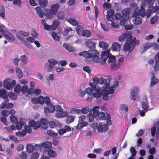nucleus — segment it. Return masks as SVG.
Returning <instances> with one entry per match:
<instances>
[{
    "mask_svg": "<svg viewBox=\"0 0 159 159\" xmlns=\"http://www.w3.org/2000/svg\"><path fill=\"white\" fill-rule=\"evenodd\" d=\"M132 36L130 32L129 37L126 39V42L124 45L123 50L125 52L128 51L131 52L134 49L135 47V41L137 40L135 37L133 39Z\"/></svg>",
    "mask_w": 159,
    "mask_h": 159,
    "instance_id": "f257e3e1",
    "label": "nucleus"
},
{
    "mask_svg": "<svg viewBox=\"0 0 159 159\" xmlns=\"http://www.w3.org/2000/svg\"><path fill=\"white\" fill-rule=\"evenodd\" d=\"M103 107H102L100 108L99 106H95L93 108V113L94 115L96 117H98V119L100 120H105L107 117L106 113L105 114L104 112H100V110L101 111Z\"/></svg>",
    "mask_w": 159,
    "mask_h": 159,
    "instance_id": "f03ea898",
    "label": "nucleus"
},
{
    "mask_svg": "<svg viewBox=\"0 0 159 159\" xmlns=\"http://www.w3.org/2000/svg\"><path fill=\"white\" fill-rule=\"evenodd\" d=\"M139 92V89L138 87H135L131 89L130 93L131 99L133 101L139 100V98L138 97Z\"/></svg>",
    "mask_w": 159,
    "mask_h": 159,
    "instance_id": "7ed1b4c3",
    "label": "nucleus"
},
{
    "mask_svg": "<svg viewBox=\"0 0 159 159\" xmlns=\"http://www.w3.org/2000/svg\"><path fill=\"white\" fill-rule=\"evenodd\" d=\"M85 43L87 46L89 48V49L88 51V52L89 53H93V52L95 53L96 52V50L95 49V43L92 42V41L90 40L86 41Z\"/></svg>",
    "mask_w": 159,
    "mask_h": 159,
    "instance_id": "20e7f679",
    "label": "nucleus"
},
{
    "mask_svg": "<svg viewBox=\"0 0 159 159\" xmlns=\"http://www.w3.org/2000/svg\"><path fill=\"white\" fill-rule=\"evenodd\" d=\"M155 64L154 66V72H157L159 70V51L157 53L154 57Z\"/></svg>",
    "mask_w": 159,
    "mask_h": 159,
    "instance_id": "39448f33",
    "label": "nucleus"
},
{
    "mask_svg": "<svg viewBox=\"0 0 159 159\" xmlns=\"http://www.w3.org/2000/svg\"><path fill=\"white\" fill-rule=\"evenodd\" d=\"M4 31L5 32H4L3 35L8 40L9 42H11V41L15 40L14 36L11 33L7 30H5Z\"/></svg>",
    "mask_w": 159,
    "mask_h": 159,
    "instance_id": "423d86ee",
    "label": "nucleus"
},
{
    "mask_svg": "<svg viewBox=\"0 0 159 159\" xmlns=\"http://www.w3.org/2000/svg\"><path fill=\"white\" fill-rule=\"evenodd\" d=\"M29 125L30 127H33L34 130H36L39 128L41 126L40 122H36L34 120H31L29 122Z\"/></svg>",
    "mask_w": 159,
    "mask_h": 159,
    "instance_id": "0eeeda50",
    "label": "nucleus"
},
{
    "mask_svg": "<svg viewBox=\"0 0 159 159\" xmlns=\"http://www.w3.org/2000/svg\"><path fill=\"white\" fill-rule=\"evenodd\" d=\"M46 107L44 108V113L46 114H48L49 113L53 112L55 108V107L51 103L47 105Z\"/></svg>",
    "mask_w": 159,
    "mask_h": 159,
    "instance_id": "6e6552de",
    "label": "nucleus"
},
{
    "mask_svg": "<svg viewBox=\"0 0 159 159\" xmlns=\"http://www.w3.org/2000/svg\"><path fill=\"white\" fill-rule=\"evenodd\" d=\"M130 8L131 9L134 10V13L133 14V16H138V11L139 8L137 4L135 3H131L130 4Z\"/></svg>",
    "mask_w": 159,
    "mask_h": 159,
    "instance_id": "1a4fd4ad",
    "label": "nucleus"
},
{
    "mask_svg": "<svg viewBox=\"0 0 159 159\" xmlns=\"http://www.w3.org/2000/svg\"><path fill=\"white\" fill-rule=\"evenodd\" d=\"M150 74H151L152 76L151 79L150 86L152 87L157 83L159 81V80L156 78V76L154 75V73L153 72L150 73Z\"/></svg>",
    "mask_w": 159,
    "mask_h": 159,
    "instance_id": "9d476101",
    "label": "nucleus"
},
{
    "mask_svg": "<svg viewBox=\"0 0 159 159\" xmlns=\"http://www.w3.org/2000/svg\"><path fill=\"white\" fill-rule=\"evenodd\" d=\"M130 10L129 8H127L124 9L122 11V17L126 20L129 19L130 14Z\"/></svg>",
    "mask_w": 159,
    "mask_h": 159,
    "instance_id": "9b49d317",
    "label": "nucleus"
},
{
    "mask_svg": "<svg viewBox=\"0 0 159 159\" xmlns=\"http://www.w3.org/2000/svg\"><path fill=\"white\" fill-rule=\"evenodd\" d=\"M103 91H104V90H103L102 88H98L96 89V92L93 93V97L96 98H99L101 97L102 94L103 93Z\"/></svg>",
    "mask_w": 159,
    "mask_h": 159,
    "instance_id": "f8f14e48",
    "label": "nucleus"
},
{
    "mask_svg": "<svg viewBox=\"0 0 159 159\" xmlns=\"http://www.w3.org/2000/svg\"><path fill=\"white\" fill-rule=\"evenodd\" d=\"M91 54V56L90 58H93L92 60L96 62H99L100 57H99V53L96 50V52L95 53L93 52Z\"/></svg>",
    "mask_w": 159,
    "mask_h": 159,
    "instance_id": "ddd939ff",
    "label": "nucleus"
},
{
    "mask_svg": "<svg viewBox=\"0 0 159 159\" xmlns=\"http://www.w3.org/2000/svg\"><path fill=\"white\" fill-rule=\"evenodd\" d=\"M25 120L23 118H21L19 122L16 123V129L18 130L20 129L23 127V126L25 123Z\"/></svg>",
    "mask_w": 159,
    "mask_h": 159,
    "instance_id": "4468645a",
    "label": "nucleus"
},
{
    "mask_svg": "<svg viewBox=\"0 0 159 159\" xmlns=\"http://www.w3.org/2000/svg\"><path fill=\"white\" fill-rule=\"evenodd\" d=\"M85 92H86V93H87L89 95V96L86 99V100L88 102H91L92 101V99L93 98V93L91 89L89 88L86 89Z\"/></svg>",
    "mask_w": 159,
    "mask_h": 159,
    "instance_id": "2eb2a0df",
    "label": "nucleus"
},
{
    "mask_svg": "<svg viewBox=\"0 0 159 159\" xmlns=\"http://www.w3.org/2000/svg\"><path fill=\"white\" fill-rule=\"evenodd\" d=\"M152 43L148 42L146 43H143L141 46L142 49L143 50L141 51V53H143L144 51H146L147 49H148L152 47Z\"/></svg>",
    "mask_w": 159,
    "mask_h": 159,
    "instance_id": "dca6fc26",
    "label": "nucleus"
},
{
    "mask_svg": "<svg viewBox=\"0 0 159 159\" xmlns=\"http://www.w3.org/2000/svg\"><path fill=\"white\" fill-rule=\"evenodd\" d=\"M109 52L108 50L103 51L102 52L101 55V59L104 62H105L109 55Z\"/></svg>",
    "mask_w": 159,
    "mask_h": 159,
    "instance_id": "f3484780",
    "label": "nucleus"
},
{
    "mask_svg": "<svg viewBox=\"0 0 159 159\" xmlns=\"http://www.w3.org/2000/svg\"><path fill=\"white\" fill-rule=\"evenodd\" d=\"M44 15L47 19L51 20L52 18V15H54L52 14V12L50 9H45Z\"/></svg>",
    "mask_w": 159,
    "mask_h": 159,
    "instance_id": "a211bd4d",
    "label": "nucleus"
},
{
    "mask_svg": "<svg viewBox=\"0 0 159 159\" xmlns=\"http://www.w3.org/2000/svg\"><path fill=\"white\" fill-rule=\"evenodd\" d=\"M48 124L50 127L52 128L61 126L60 122L57 121H50L49 122Z\"/></svg>",
    "mask_w": 159,
    "mask_h": 159,
    "instance_id": "6ab92c4d",
    "label": "nucleus"
},
{
    "mask_svg": "<svg viewBox=\"0 0 159 159\" xmlns=\"http://www.w3.org/2000/svg\"><path fill=\"white\" fill-rule=\"evenodd\" d=\"M68 113L66 111H62V112H58L55 114V116L57 118H61L67 116Z\"/></svg>",
    "mask_w": 159,
    "mask_h": 159,
    "instance_id": "aec40b11",
    "label": "nucleus"
},
{
    "mask_svg": "<svg viewBox=\"0 0 159 159\" xmlns=\"http://www.w3.org/2000/svg\"><path fill=\"white\" fill-rule=\"evenodd\" d=\"M121 65L119 63H115L110 64V69L111 70H116L120 68Z\"/></svg>",
    "mask_w": 159,
    "mask_h": 159,
    "instance_id": "412c9836",
    "label": "nucleus"
},
{
    "mask_svg": "<svg viewBox=\"0 0 159 159\" xmlns=\"http://www.w3.org/2000/svg\"><path fill=\"white\" fill-rule=\"evenodd\" d=\"M120 48V45L117 43L113 42L111 46V49L113 51H119Z\"/></svg>",
    "mask_w": 159,
    "mask_h": 159,
    "instance_id": "4be33fe9",
    "label": "nucleus"
},
{
    "mask_svg": "<svg viewBox=\"0 0 159 159\" xmlns=\"http://www.w3.org/2000/svg\"><path fill=\"white\" fill-rule=\"evenodd\" d=\"M59 5L58 4L56 3L53 4L51 6V10L52 12V14L53 15H55L59 9Z\"/></svg>",
    "mask_w": 159,
    "mask_h": 159,
    "instance_id": "5701e85b",
    "label": "nucleus"
},
{
    "mask_svg": "<svg viewBox=\"0 0 159 159\" xmlns=\"http://www.w3.org/2000/svg\"><path fill=\"white\" fill-rule=\"evenodd\" d=\"M137 16H135L134 19L133 20V22L134 24L136 25H138L142 23V19L140 17H137Z\"/></svg>",
    "mask_w": 159,
    "mask_h": 159,
    "instance_id": "b1692460",
    "label": "nucleus"
},
{
    "mask_svg": "<svg viewBox=\"0 0 159 159\" xmlns=\"http://www.w3.org/2000/svg\"><path fill=\"white\" fill-rule=\"evenodd\" d=\"M67 21L73 26L77 25L79 24L78 21L74 18H71L67 19Z\"/></svg>",
    "mask_w": 159,
    "mask_h": 159,
    "instance_id": "393cba45",
    "label": "nucleus"
},
{
    "mask_svg": "<svg viewBox=\"0 0 159 159\" xmlns=\"http://www.w3.org/2000/svg\"><path fill=\"white\" fill-rule=\"evenodd\" d=\"M99 46L102 48L103 50H107L108 47V44L104 41L100 42L99 44Z\"/></svg>",
    "mask_w": 159,
    "mask_h": 159,
    "instance_id": "a878e982",
    "label": "nucleus"
},
{
    "mask_svg": "<svg viewBox=\"0 0 159 159\" xmlns=\"http://www.w3.org/2000/svg\"><path fill=\"white\" fill-rule=\"evenodd\" d=\"M88 125V123L86 121L80 122L78 123L76 128L78 129H80L84 126H87Z\"/></svg>",
    "mask_w": 159,
    "mask_h": 159,
    "instance_id": "bb28decb",
    "label": "nucleus"
},
{
    "mask_svg": "<svg viewBox=\"0 0 159 159\" xmlns=\"http://www.w3.org/2000/svg\"><path fill=\"white\" fill-rule=\"evenodd\" d=\"M52 143L49 141H45L43 143H41L42 148H50L52 146Z\"/></svg>",
    "mask_w": 159,
    "mask_h": 159,
    "instance_id": "cd10ccee",
    "label": "nucleus"
},
{
    "mask_svg": "<svg viewBox=\"0 0 159 159\" xmlns=\"http://www.w3.org/2000/svg\"><path fill=\"white\" fill-rule=\"evenodd\" d=\"M60 24L59 21L57 20H55L53 22L52 25V30H55L58 26Z\"/></svg>",
    "mask_w": 159,
    "mask_h": 159,
    "instance_id": "c85d7f7f",
    "label": "nucleus"
},
{
    "mask_svg": "<svg viewBox=\"0 0 159 159\" xmlns=\"http://www.w3.org/2000/svg\"><path fill=\"white\" fill-rule=\"evenodd\" d=\"M91 53L88 52L86 51H83L79 53V55L83 56L85 58H90L91 56Z\"/></svg>",
    "mask_w": 159,
    "mask_h": 159,
    "instance_id": "c756f323",
    "label": "nucleus"
},
{
    "mask_svg": "<svg viewBox=\"0 0 159 159\" xmlns=\"http://www.w3.org/2000/svg\"><path fill=\"white\" fill-rule=\"evenodd\" d=\"M39 5L42 7H45L48 5V0H39Z\"/></svg>",
    "mask_w": 159,
    "mask_h": 159,
    "instance_id": "7c9ffc66",
    "label": "nucleus"
},
{
    "mask_svg": "<svg viewBox=\"0 0 159 159\" xmlns=\"http://www.w3.org/2000/svg\"><path fill=\"white\" fill-rule=\"evenodd\" d=\"M129 32H126V33H125L119 37L118 38L119 40L120 41H122L125 38L127 39L129 37Z\"/></svg>",
    "mask_w": 159,
    "mask_h": 159,
    "instance_id": "2f4dec72",
    "label": "nucleus"
},
{
    "mask_svg": "<svg viewBox=\"0 0 159 159\" xmlns=\"http://www.w3.org/2000/svg\"><path fill=\"white\" fill-rule=\"evenodd\" d=\"M107 62L108 63H110L111 64L116 62V60L114 56L109 54Z\"/></svg>",
    "mask_w": 159,
    "mask_h": 159,
    "instance_id": "473e14b6",
    "label": "nucleus"
},
{
    "mask_svg": "<svg viewBox=\"0 0 159 159\" xmlns=\"http://www.w3.org/2000/svg\"><path fill=\"white\" fill-rule=\"evenodd\" d=\"M0 97H2L3 98H8L7 93L5 89H3L0 90Z\"/></svg>",
    "mask_w": 159,
    "mask_h": 159,
    "instance_id": "72a5a7b5",
    "label": "nucleus"
},
{
    "mask_svg": "<svg viewBox=\"0 0 159 159\" xmlns=\"http://www.w3.org/2000/svg\"><path fill=\"white\" fill-rule=\"evenodd\" d=\"M145 12V9L143 7H141L138 11V15L139 14L141 16L144 17L146 15Z\"/></svg>",
    "mask_w": 159,
    "mask_h": 159,
    "instance_id": "f704fd0d",
    "label": "nucleus"
},
{
    "mask_svg": "<svg viewBox=\"0 0 159 159\" xmlns=\"http://www.w3.org/2000/svg\"><path fill=\"white\" fill-rule=\"evenodd\" d=\"M76 31L79 35H82L84 31V28L81 25H78L76 29Z\"/></svg>",
    "mask_w": 159,
    "mask_h": 159,
    "instance_id": "c9c22d12",
    "label": "nucleus"
},
{
    "mask_svg": "<svg viewBox=\"0 0 159 159\" xmlns=\"http://www.w3.org/2000/svg\"><path fill=\"white\" fill-rule=\"evenodd\" d=\"M75 118L74 116L71 115H68L66 118V123L69 124L74 121Z\"/></svg>",
    "mask_w": 159,
    "mask_h": 159,
    "instance_id": "e433bc0d",
    "label": "nucleus"
},
{
    "mask_svg": "<svg viewBox=\"0 0 159 159\" xmlns=\"http://www.w3.org/2000/svg\"><path fill=\"white\" fill-rule=\"evenodd\" d=\"M34 147L31 144H28L26 146V150L27 152L29 153L32 152L34 151Z\"/></svg>",
    "mask_w": 159,
    "mask_h": 159,
    "instance_id": "4c0bfd02",
    "label": "nucleus"
},
{
    "mask_svg": "<svg viewBox=\"0 0 159 159\" xmlns=\"http://www.w3.org/2000/svg\"><path fill=\"white\" fill-rule=\"evenodd\" d=\"M5 11L4 7L2 5L0 7V16L3 19H5Z\"/></svg>",
    "mask_w": 159,
    "mask_h": 159,
    "instance_id": "58836bf2",
    "label": "nucleus"
},
{
    "mask_svg": "<svg viewBox=\"0 0 159 159\" xmlns=\"http://www.w3.org/2000/svg\"><path fill=\"white\" fill-rule=\"evenodd\" d=\"M16 71L17 77L19 79H21L23 77V73L20 69L17 67L16 68Z\"/></svg>",
    "mask_w": 159,
    "mask_h": 159,
    "instance_id": "ea45409f",
    "label": "nucleus"
},
{
    "mask_svg": "<svg viewBox=\"0 0 159 159\" xmlns=\"http://www.w3.org/2000/svg\"><path fill=\"white\" fill-rule=\"evenodd\" d=\"M3 85L5 88L7 89H10V82L8 80H6L3 81Z\"/></svg>",
    "mask_w": 159,
    "mask_h": 159,
    "instance_id": "a19ab883",
    "label": "nucleus"
},
{
    "mask_svg": "<svg viewBox=\"0 0 159 159\" xmlns=\"http://www.w3.org/2000/svg\"><path fill=\"white\" fill-rule=\"evenodd\" d=\"M48 154L49 157H55L57 155V153L55 151L52 150L48 151Z\"/></svg>",
    "mask_w": 159,
    "mask_h": 159,
    "instance_id": "79ce46f5",
    "label": "nucleus"
},
{
    "mask_svg": "<svg viewBox=\"0 0 159 159\" xmlns=\"http://www.w3.org/2000/svg\"><path fill=\"white\" fill-rule=\"evenodd\" d=\"M47 133L49 136L53 137H55L58 135V134L57 133L54 132L52 130H47Z\"/></svg>",
    "mask_w": 159,
    "mask_h": 159,
    "instance_id": "37998d69",
    "label": "nucleus"
},
{
    "mask_svg": "<svg viewBox=\"0 0 159 159\" xmlns=\"http://www.w3.org/2000/svg\"><path fill=\"white\" fill-rule=\"evenodd\" d=\"M51 35L53 39L56 41H58L59 40V37L57 33L54 32L51 33Z\"/></svg>",
    "mask_w": 159,
    "mask_h": 159,
    "instance_id": "c03bdc74",
    "label": "nucleus"
},
{
    "mask_svg": "<svg viewBox=\"0 0 159 159\" xmlns=\"http://www.w3.org/2000/svg\"><path fill=\"white\" fill-rule=\"evenodd\" d=\"M69 113L70 114H73L76 113L78 114H79L81 113L80 110L77 109L76 108H71L70 109Z\"/></svg>",
    "mask_w": 159,
    "mask_h": 159,
    "instance_id": "a18cd8bd",
    "label": "nucleus"
},
{
    "mask_svg": "<svg viewBox=\"0 0 159 159\" xmlns=\"http://www.w3.org/2000/svg\"><path fill=\"white\" fill-rule=\"evenodd\" d=\"M102 94V98L104 100H107L108 99V95L109 94L108 93L107 90H104V91H103V93Z\"/></svg>",
    "mask_w": 159,
    "mask_h": 159,
    "instance_id": "49530a36",
    "label": "nucleus"
},
{
    "mask_svg": "<svg viewBox=\"0 0 159 159\" xmlns=\"http://www.w3.org/2000/svg\"><path fill=\"white\" fill-rule=\"evenodd\" d=\"M106 116H107V117L105 120H107V124L108 125H110L111 124V117L109 113L106 112Z\"/></svg>",
    "mask_w": 159,
    "mask_h": 159,
    "instance_id": "de8ad7c7",
    "label": "nucleus"
},
{
    "mask_svg": "<svg viewBox=\"0 0 159 159\" xmlns=\"http://www.w3.org/2000/svg\"><path fill=\"white\" fill-rule=\"evenodd\" d=\"M57 16L58 19L62 20L64 18V13L62 11H59L57 14Z\"/></svg>",
    "mask_w": 159,
    "mask_h": 159,
    "instance_id": "09e8293b",
    "label": "nucleus"
},
{
    "mask_svg": "<svg viewBox=\"0 0 159 159\" xmlns=\"http://www.w3.org/2000/svg\"><path fill=\"white\" fill-rule=\"evenodd\" d=\"M20 60L23 63L26 64L28 62L27 58L26 55H21L20 58Z\"/></svg>",
    "mask_w": 159,
    "mask_h": 159,
    "instance_id": "8fccbe9b",
    "label": "nucleus"
},
{
    "mask_svg": "<svg viewBox=\"0 0 159 159\" xmlns=\"http://www.w3.org/2000/svg\"><path fill=\"white\" fill-rule=\"evenodd\" d=\"M87 117H88L89 118V122H91L93 121L94 119V117H96V116L94 115V114H93L90 112L87 115Z\"/></svg>",
    "mask_w": 159,
    "mask_h": 159,
    "instance_id": "3c124183",
    "label": "nucleus"
},
{
    "mask_svg": "<svg viewBox=\"0 0 159 159\" xmlns=\"http://www.w3.org/2000/svg\"><path fill=\"white\" fill-rule=\"evenodd\" d=\"M54 67V66L51 64H47L46 65L45 67L47 68V71L49 72L53 70Z\"/></svg>",
    "mask_w": 159,
    "mask_h": 159,
    "instance_id": "603ef678",
    "label": "nucleus"
},
{
    "mask_svg": "<svg viewBox=\"0 0 159 159\" xmlns=\"http://www.w3.org/2000/svg\"><path fill=\"white\" fill-rule=\"evenodd\" d=\"M7 96L12 100H15L17 99V95L14 93L10 92Z\"/></svg>",
    "mask_w": 159,
    "mask_h": 159,
    "instance_id": "864d4df0",
    "label": "nucleus"
},
{
    "mask_svg": "<svg viewBox=\"0 0 159 159\" xmlns=\"http://www.w3.org/2000/svg\"><path fill=\"white\" fill-rule=\"evenodd\" d=\"M72 29L70 27H68L66 28L63 32V34L64 35L66 36L68 34L70 31H72Z\"/></svg>",
    "mask_w": 159,
    "mask_h": 159,
    "instance_id": "5fc2aeb1",
    "label": "nucleus"
},
{
    "mask_svg": "<svg viewBox=\"0 0 159 159\" xmlns=\"http://www.w3.org/2000/svg\"><path fill=\"white\" fill-rule=\"evenodd\" d=\"M130 151L131 153L132 157H135L136 155L137 152L135 148L133 147H131L130 148Z\"/></svg>",
    "mask_w": 159,
    "mask_h": 159,
    "instance_id": "6e6d98bb",
    "label": "nucleus"
},
{
    "mask_svg": "<svg viewBox=\"0 0 159 159\" xmlns=\"http://www.w3.org/2000/svg\"><path fill=\"white\" fill-rule=\"evenodd\" d=\"M158 16L156 14L152 17L150 20V22L152 24H154L157 20Z\"/></svg>",
    "mask_w": 159,
    "mask_h": 159,
    "instance_id": "4d7b16f0",
    "label": "nucleus"
},
{
    "mask_svg": "<svg viewBox=\"0 0 159 159\" xmlns=\"http://www.w3.org/2000/svg\"><path fill=\"white\" fill-rule=\"evenodd\" d=\"M91 35V33L89 31L85 30L84 31L82 35L83 36H86V37H89Z\"/></svg>",
    "mask_w": 159,
    "mask_h": 159,
    "instance_id": "13d9d810",
    "label": "nucleus"
},
{
    "mask_svg": "<svg viewBox=\"0 0 159 159\" xmlns=\"http://www.w3.org/2000/svg\"><path fill=\"white\" fill-rule=\"evenodd\" d=\"M20 34L23 36H28L30 35L29 32H25L24 30H20L19 32Z\"/></svg>",
    "mask_w": 159,
    "mask_h": 159,
    "instance_id": "bf43d9fd",
    "label": "nucleus"
},
{
    "mask_svg": "<svg viewBox=\"0 0 159 159\" xmlns=\"http://www.w3.org/2000/svg\"><path fill=\"white\" fill-rule=\"evenodd\" d=\"M19 156L20 159H26L27 157L26 153L25 152H22L21 154H19Z\"/></svg>",
    "mask_w": 159,
    "mask_h": 159,
    "instance_id": "052dcab7",
    "label": "nucleus"
},
{
    "mask_svg": "<svg viewBox=\"0 0 159 159\" xmlns=\"http://www.w3.org/2000/svg\"><path fill=\"white\" fill-rule=\"evenodd\" d=\"M55 110L57 112H61L63 111V109L61 106L59 105H56L55 107Z\"/></svg>",
    "mask_w": 159,
    "mask_h": 159,
    "instance_id": "680f3d73",
    "label": "nucleus"
},
{
    "mask_svg": "<svg viewBox=\"0 0 159 159\" xmlns=\"http://www.w3.org/2000/svg\"><path fill=\"white\" fill-rule=\"evenodd\" d=\"M21 87L19 84H17L14 88V91L16 93H19L20 92Z\"/></svg>",
    "mask_w": 159,
    "mask_h": 159,
    "instance_id": "e2e57ef3",
    "label": "nucleus"
},
{
    "mask_svg": "<svg viewBox=\"0 0 159 159\" xmlns=\"http://www.w3.org/2000/svg\"><path fill=\"white\" fill-rule=\"evenodd\" d=\"M28 87L26 85H23L21 88V91L22 93L24 94L28 91Z\"/></svg>",
    "mask_w": 159,
    "mask_h": 159,
    "instance_id": "0e129e2a",
    "label": "nucleus"
},
{
    "mask_svg": "<svg viewBox=\"0 0 159 159\" xmlns=\"http://www.w3.org/2000/svg\"><path fill=\"white\" fill-rule=\"evenodd\" d=\"M89 107H86L82 108L80 110L81 112L83 114H86L89 111Z\"/></svg>",
    "mask_w": 159,
    "mask_h": 159,
    "instance_id": "69168bd1",
    "label": "nucleus"
},
{
    "mask_svg": "<svg viewBox=\"0 0 159 159\" xmlns=\"http://www.w3.org/2000/svg\"><path fill=\"white\" fill-rule=\"evenodd\" d=\"M31 34L34 38H36L39 35L38 33H37L36 30L33 28L32 29L31 31Z\"/></svg>",
    "mask_w": 159,
    "mask_h": 159,
    "instance_id": "338daca9",
    "label": "nucleus"
},
{
    "mask_svg": "<svg viewBox=\"0 0 159 159\" xmlns=\"http://www.w3.org/2000/svg\"><path fill=\"white\" fill-rule=\"evenodd\" d=\"M49 121L46 118H42L40 120V124L41 123L43 125H46L48 123Z\"/></svg>",
    "mask_w": 159,
    "mask_h": 159,
    "instance_id": "774afa93",
    "label": "nucleus"
}]
</instances>
